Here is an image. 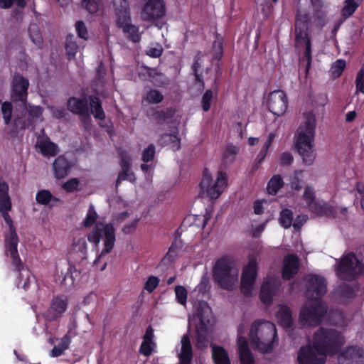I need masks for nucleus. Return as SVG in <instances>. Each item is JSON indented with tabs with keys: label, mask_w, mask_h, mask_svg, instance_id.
Wrapping results in <instances>:
<instances>
[{
	"label": "nucleus",
	"mask_w": 364,
	"mask_h": 364,
	"mask_svg": "<svg viewBox=\"0 0 364 364\" xmlns=\"http://www.w3.org/2000/svg\"><path fill=\"white\" fill-rule=\"evenodd\" d=\"M314 350L301 348L298 358L301 364H323L326 355H333L344 343L343 337L333 329L321 328L313 338Z\"/></svg>",
	"instance_id": "nucleus-1"
},
{
	"label": "nucleus",
	"mask_w": 364,
	"mask_h": 364,
	"mask_svg": "<svg viewBox=\"0 0 364 364\" xmlns=\"http://www.w3.org/2000/svg\"><path fill=\"white\" fill-rule=\"evenodd\" d=\"M306 296L310 300L301 309V321L307 326L317 324L326 312V306L321 300L326 293V279L317 274H310L306 278Z\"/></svg>",
	"instance_id": "nucleus-2"
},
{
	"label": "nucleus",
	"mask_w": 364,
	"mask_h": 364,
	"mask_svg": "<svg viewBox=\"0 0 364 364\" xmlns=\"http://www.w3.org/2000/svg\"><path fill=\"white\" fill-rule=\"evenodd\" d=\"M316 125V119L314 113L306 112L302 115L297 135V155L305 166L312 164L316 158L313 144Z\"/></svg>",
	"instance_id": "nucleus-3"
},
{
	"label": "nucleus",
	"mask_w": 364,
	"mask_h": 364,
	"mask_svg": "<svg viewBox=\"0 0 364 364\" xmlns=\"http://www.w3.org/2000/svg\"><path fill=\"white\" fill-rule=\"evenodd\" d=\"M115 232L113 224L98 222L87 235V240L96 248L98 247L100 241L103 240L104 248L94 261V266L101 272L107 267V262L103 259V256L110 253L114 247Z\"/></svg>",
	"instance_id": "nucleus-4"
},
{
	"label": "nucleus",
	"mask_w": 364,
	"mask_h": 364,
	"mask_svg": "<svg viewBox=\"0 0 364 364\" xmlns=\"http://www.w3.org/2000/svg\"><path fill=\"white\" fill-rule=\"evenodd\" d=\"M19 238L16 230H9V233L5 236L6 254L10 255L11 258V265L14 271L18 272L17 277V287L28 291L32 282L36 279L32 276L31 272L25 267L18 252V244Z\"/></svg>",
	"instance_id": "nucleus-5"
},
{
	"label": "nucleus",
	"mask_w": 364,
	"mask_h": 364,
	"mask_svg": "<svg viewBox=\"0 0 364 364\" xmlns=\"http://www.w3.org/2000/svg\"><path fill=\"white\" fill-rule=\"evenodd\" d=\"M250 341L252 346L259 351L270 353L278 340L275 325L270 321H254L250 329Z\"/></svg>",
	"instance_id": "nucleus-6"
},
{
	"label": "nucleus",
	"mask_w": 364,
	"mask_h": 364,
	"mask_svg": "<svg viewBox=\"0 0 364 364\" xmlns=\"http://www.w3.org/2000/svg\"><path fill=\"white\" fill-rule=\"evenodd\" d=\"M230 256L218 259L213 269L214 281L225 290H232L238 279V269Z\"/></svg>",
	"instance_id": "nucleus-7"
},
{
	"label": "nucleus",
	"mask_w": 364,
	"mask_h": 364,
	"mask_svg": "<svg viewBox=\"0 0 364 364\" xmlns=\"http://www.w3.org/2000/svg\"><path fill=\"white\" fill-rule=\"evenodd\" d=\"M297 195L300 196L299 205L309 208L313 213L318 216L335 217L336 210L323 200L316 199L314 190L309 186L297 184Z\"/></svg>",
	"instance_id": "nucleus-8"
},
{
	"label": "nucleus",
	"mask_w": 364,
	"mask_h": 364,
	"mask_svg": "<svg viewBox=\"0 0 364 364\" xmlns=\"http://www.w3.org/2000/svg\"><path fill=\"white\" fill-rule=\"evenodd\" d=\"M227 186V176L223 171H218L215 182L212 185V178L208 168H205L203 171V177L200 183L202 193L211 199L215 200L220 197Z\"/></svg>",
	"instance_id": "nucleus-9"
},
{
	"label": "nucleus",
	"mask_w": 364,
	"mask_h": 364,
	"mask_svg": "<svg viewBox=\"0 0 364 364\" xmlns=\"http://www.w3.org/2000/svg\"><path fill=\"white\" fill-rule=\"evenodd\" d=\"M257 275V262L255 257L250 258L244 267L240 281V290L245 296H250Z\"/></svg>",
	"instance_id": "nucleus-10"
},
{
	"label": "nucleus",
	"mask_w": 364,
	"mask_h": 364,
	"mask_svg": "<svg viewBox=\"0 0 364 364\" xmlns=\"http://www.w3.org/2000/svg\"><path fill=\"white\" fill-rule=\"evenodd\" d=\"M267 107L274 115L277 117L283 115L288 107L287 94L282 90L271 92L267 97Z\"/></svg>",
	"instance_id": "nucleus-11"
},
{
	"label": "nucleus",
	"mask_w": 364,
	"mask_h": 364,
	"mask_svg": "<svg viewBox=\"0 0 364 364\" xmlns=\"http://www.w3.org/2000/svg\"><path fill=\"white\" fill-rule=\"evenodd\" d=\"M9 186L6 181L0 182V214L9 227V230H16L14 221L9 215L12 209L11 199L9 193Z\"/></svg>",
	"instance_id": "nucleus-12"
},
{
	"label": "nucleus",
	"mask_w": 364,
	"mask_h": 364,
	"mask_svg": "<svg viewBox=\"0 0 364 364\" xmlns=\"http://www.w3.org/2000/svg\"><path fill=\"white\" fill-rule=\"evenodd\" d=\"M29 81L21 74L15 73L11 83V99L26 105L28 97Z\"/></svg>",
	"instance_id": "nucleus-13"
},
{
	"label": "nucleus",
	"mask_w": 364,
	"mask_h": 364,
	"mask_svg": "<svg viewBox=\"0 0 364 364\" xmlns=\"http://www.w3.org/2000/svg\"><path fill=\"white\" fill-rule=\"evenodd\" d=\"M340 276L344 279H349L363 271L362 264L358 261L354 254L347 255L340 262L339 264Z\"/></svg>",
	"instance_id": "nucleus-14"
},
{
	"label": "nucleus",
	"mask_w": 364,
	"mask_h": 364,
	"mask_svg": "<svg viewBox=\"0 0 364 364\" xmlns=\"http://www.w3.org/2000/svg\"><path fill=\"white\" fill-rule=\"evenodd\" d=\"M166 7L163 0H149L144 6L141 13L143 21L151 22L165 15Z\"/></svg>",
	"instance_id": "nucleus-15"
},
{
	"label": "nucleus",
	"mask_w": 364,
	"mask_h": 364,
	"mask_svg": "<svg viewBox=\"0 0 364 364\" xmlns=\"http://www.w3.org/2000/svg\"><path fill=\"white\" fill-rule=\"evenodd\" d=\"M68 299L65 295H58L53 298L50 307L45 311L44 318L48 321L59 318L66 311Z\"/></svg>",
	"instance_id": "nucleus-16"
},
{
	"label": "nucleus",
	"mask_w": 364,
	"mask_h": 364,
	"mask_svg": "<svg viewBox=\"0 0 364 364\" xmlns=\"http://www.w3.org/2000/svg\"><path fill=\"white\" fill-rule=\"evenodd\" d=\"M281 282L279 279L267 278L261 286L259 299L266 306H269L273 301L274 296L279 291Z\"/></svg>",
	"instance_id": "nucleus-17"
},
{
	"label": "nucleus",
	"mask_w": 364,
	"mask_h": 364,
	"mask_svg": "<svg viewBox=\"0 0 364 364\" xmlns=\"http://www.w3.org/2000/svg\"><path fill=\"white\" fill-rule=\"evenodd\" d=\"M338 364H363L364 363V349L350 346L341 353L338 357Z\"/></svg>",
	"instance_id": "nucleus-18"
},
{
	"label": "nucleus",
	"mask_w": 364,
	"mask_h": 364,
	"mask_svg": "<svg viewBox=\"0 0 364 364\" xmlns=\"http://www.w3.org/2000/svg\"><path fill=\"white\" fill-rule=\"evenodd\" d=\"M74 164L68 159L65 155L58 156L53 164L54 176L57 179H63L65 178L70 172Z\"/></svg>",
	"instance_id": "nucleus-19"
},
{
	"label": "nucleus",
	"mask_w": 364,
	"mask_h": 364,
	"mask_svg": "<svg viewBox=\"0 0 364 364\" xmlns=\"http://www.w3.org/2000/svg\"><path fill=\"white\" fill-rule=\"evenodd\" d=\"M122 20L123 21L116 23L117 26L122 30L129 41L133 43H139L141 38L139 27L131 23V18L125 20L122 18Z\"/></svg>",
	"instance_id": "nucleus-20"
},
{
	"label": "nucleus",
	"mask_w": 364,
	"mask_h": 364,
	"mask_svg": "<svg viewBox=\"0 0 364 364\" xmlns=\"http://www.w3.org/2000/svg\"><path fill=\"white\" fill-rule=\"evenodd\" d=\"M237 346L240 364H255V360L246 338L240 337L237 340Z\"/></svg>",
	"instance_id": "nucleus-21"
},
{
	"label": "nucleus",
	"mask_w": 364,
	"mask_h": 364,
	"mask_svg": "<svg viewBox=\"0 0 364 364\" xmlns=\"http://www.w3.org/2000/svg\"><path fill=\"white\" fill-rule=\"evenodd\" d=\"M196 317L199 320L197 326H209L212 316L211 309L208 304L203 301H199L196 310Z\"/></svg>",
	"instance_id": "nucleus-22"
},
{
	"label": "nucleus",
	"mask_w": 364,
	"mask_h": 364,
	"mask_svg": "<svg viewBox=\"0 0 364 364\" xmlns=\"http://www.w3.org/2000/svg\"><path fill=\"white\" fill-rule=\"evenodd\" d=\"M67 107L70 112L75 114H83L89 110L88 102L86 98L71 97L68 100Z\"/></svg>",
	"instance_id": "nucleus-23"
},
{
	"label": "nucleus",
	"mask_w": 364,
	"mask_h": 364,
	"mask_svg": "<svg viewBox=\"0 0 364 364\" xmlns=\"http://www.w3.org/2000/svg\"><path fill=\"white\" fill-rule=\"evenodd\" d=\"M180 364H191L193 359V348L188 334L181 338V350L178 355Z\"/></svg>",
	"instance_id": "nucleus-24"
},
{
	"label": "nucleus",
	"mask_w": 364,
	"mask_h": 364,
	"mask_svg": "<svg viewBox=\"0 0 364 364\" xmlns=\"http://www.w3.org/2000/svg\"><path fill=\"white\" fill-rule=\"evenodd\" d=\"M113 7L116 16V23L122 21V18L125 20L131 18L128 0H113Z\"/></svg>",
	"instance_id": "nucleus-25"
},
{
	"label": "nucleus",
	"mask_w": 364,
	"mask_h": 364,
	"mask_svg": "<svg viewBox=\"0 0 364 364\" xmlns=\"http://www.w3.org/2000/svg\"><path fill=\"white\" fill-rule=\"evenodd\" d=\"M282 274V278L287 280L296 274V255L289 254L284 257Z\"/></svg>",
	"instance_id": "nucleus-26"
},
{
	"label": "nucleus",
	"mask_w": 364,
	"mask_h": 364,
	"mask_svg": "<svg viewBox=\"0 0 364 364\" xmlns=\"http://www.w3.org/2000/svg\"><path fill=\"white\" fill-rule=\"evenodd\" d=\"M176 112V109L173 107H166L160 110H155L151 114V119L156 124H162L166 120L171 119L174 117Z\"/></svg>",
	"instance_id": "nucleus-27"
},
{
	"label": "nucleus",
	"mask_w": 364,
	"mask_h": 364,
	"mask_svg": "<svg viewBox=\"0 0 364 364\" xmlns=\"http://www.w3.org/2000/svg\"><path fill=\"white\" fill-rule=\"evenodd\" d=\"M212 358L214 364H230L229 355L222 346H212Z\"/></svg>",
	"instance_id": "nucleus-28"
},
{
	"label": "nucleus",
	"mask_w": 364,
	"mask_h": 364,
	"mask_svg": "<svg viewBox=\"0 0 364 364\" xmlns=\"http://www.w3.org/2000/svg\"><path fill=\"white\" fill-rule=\"evenodd\" d=\"M90 107L91 108V113L97 119L103 120L105 118V113L102 107V102L99 97L97 95L89 96Z\"/></svg>",
	"instance_id": "nucleus-29"
},
{
	"label": "nucleus",
	"mask_w": 364,
	"mask_h": 364,
	"mask_svg": "<svg viewBox=\"0 0 364 364\" xmlns=\"http://www.w3.org/2000/svg\"><path fill=\"white\" fill-rule=\"evenodd\" d=\"M276 317L278 323L284 328H289L292 324V316L290 309L284 306L277 312Z\"/></svg>",
	"instance_id": "nucleus-30"
},
{
	"label": "nucleus",
	"mask_w": 364,
	"mask_h": 364,
	"mask_svg": "<svg viewBox=\"0 0 364 364\" xmlns=\"http://www.w3.org/2000/svg\"><path fill=\"white\" fill-rule=\"evenodd\" d=\"M74 268V267L69 264L65 272L63 270L61 271L60 274H59L58 272L55 277V282L59 283L60 285L65 287L73 285L74 283L73 269Z\"/></svg>",
	"instance_id": "nucleus-31"
},
{
	"label": "nucleus",
	"mask_w": 364,
	"mask_h": 364,
	"mask_svg": "<svg viewBox=\"0 0 364 364\" xmlns=\"http://www.w3.org/2000/svg\"><path fill=\"white\" fill-rule=\"evenodd\" d=\"M28 32L31 41L38 48H41L43 40L38 25L36 23H31L28 26Z\"/></svg>",
	"instance_id": "nucleus-32"
},
{
	"label": "nucleus",
	"mask_w": 364,
	"mask_h": 364,
	"mask_svg": "<svg viewBox=\"0 0 364 364\" xmlns=\"http://www.w3.org/2000/svg\"><path fill=\"white\" fill-rule=\"evenodd\" d=\"M284 185V183L282 176L279 174L274 175L267 183V193L269 195L275 196Z\"/></svg>",
	"instance_id": "nucleus-33"
},
{
	"label": "nucleus",
	"mask_w": 364,
	"mask_h": 364,
	"mask_svg": "<svg viewBox=\"0 0 364 364\" xmlns=\"http://www.w3.org/2000/svg\"><path fill=\"white\" fill-rule=\"evenodd\" d=\"M71 338L69 333H68L61 338L59 343L53 347L51 350L50 355L52 357H58L63 355L65 350L69 348Z\"/></svg>",
	"instance_id": "nucleus-34"
},
{
	"label": "nucleus",
	"mask_w": 364,
	"mask_h": 364,
	"mask_svg": "<svg viewBox=\"0 0 364 364\" xmlns=\"http://www.w3.org/2000/svg\"><path fill=\"white\" fill-rule=\"evenodd\" d=\"M37 203L43 205H47L52 201H59L58 198L54 197L51 192L46 189L40 190L36 196Z\"/></svg>",
	"instance_id": "nucleus-35"
},
{
	"label": "nucleus",
	"mask_w": 364,
	"mask_h": 364,
	"mask_svg": "<svg viewBox=\"0 0 364 364\" xmlns=\"http://www.w3.org/2000/svg\"><path fill=\"white\" fill-rule=\"evenodd\" d=\"M38 147L43 156H54L58 154V146L49 139L41 141Z\"/></svg>",
	"instance_id": "nucleus-36"
},
{
	"label": "nucleus",
	"mask_w": 364,
	"mask_h": 364,
	"mask_svg": "<svg viewBox=\"0 0 364 364\" xmlns=\"http://www.w3.org/2000/svg\"><path fill=\"white\" fill-rule=\"evenodd\" d=\"M208 331L209 326H196V341L198 347L207 346Z\"/></svg>",
	"instance_id": "nucleus-37"
},
{
	"label": "nucleus",
	"mask_w": 364,
	"mask_h": 364,
	"mask_svg": "<svg viewBox=\"0 0 364 364\" xmlns=\"http://www.w3.org/2000/svg\"><path fill=\"white\" fill-rule=\"evenodd\" d=\"M293 220V213L291 210L288 208L283 209L279 215V223L280 225L284 228H288L291 225L294 228L296 229V223H292Z\"/></svg>",
	"instance_id": "nucleus-38"
},
{
	"label": "nucleus",
	"mask_w": 364,
	"mask_h": 364,
	"mask_svg": "<svg viewBox=\"0 0 364 364\" xmlns=\"http://www.w3.org/2000/svg\"><path fill=\"white\" fill-rule=\"evenodd\" d=\"M164 98L162 93L159 90L154 88H151L148 90L144 96L146 102L152 105L161 103L164 100Z\"/></svg>",
	"instance_id": "nucleus-39"
},
{
	"label": "nucleus",
	"mask_w": 364,
	"mask_h": 364,
	"mask_svg": "<svg viewBox=\"0 0 364 364\" xmlns=\"http://www.w3.org/2000/svg\"><path fill=\"white\" fill-rule=\"evenodd\" d=\"M162 139L171 145L173 151H176L181 149V138L178 131L173 134H165L162 136Z\"/></svg>",
	"instance_id": "nucleus-40"
},
{
	"label": "nucleus",
	"mask_w": 364,
	"mask_h": 364,
	"mask_svg": "<svg viewBox=\"0 0 364 364\" xmlns=\"http://www.w3.org/2000/svg\"><path fill=\"white\" fill-rule=\"evenodd\" d=\"M97 218V213L95 210V208L92 205H90L86 217L83 221V226L85 228H91L93 226V228L98 223H96Z\"/></svg>",
	"instance_id": "nucleus-41"
},
{
	"label": "nucleus",
	"mask_w": 364,
	"mask_h": 364,
	"mask_svg": "<svg viewBox=\"0 0 364 364\" xmlns=\"http://www.w3.org/2000/svg\"><path fill=\"white\" fill-rule=\"evenodd\" d=\"M122 181H128L131 183H134L136 177L134 172L131 169H122L119 172L117 178L116 180V187L117 188Z\"/></svg>",
	"instance_id": "nucleus-42"
},
{
	"label": "nucleus",
	"mask_w": 364,
	"mask_h": 364,
	"mask_svg": "<svg viewBox=\"0 0 364 364\" xmlns=\"http://www.w3.org/2000/svg\"><path fill=\"white\" fill-rule=\"evenodd\" d=\"M153 85L158 87H165L169 84V79L163 73L155 70V74L151 80Z\"/></svg>",
	"instance_id": "nucleus-43"
},
{
	"label": "nucleus",
	"mask_w": 364,
	"mask_h": 364,
	"mask_svg": "<svg viewBox=\"0 0 364 364\" xmlns=\"http://www.w3.org/2000/svg\"><path fill=\"white\" fill-rule=\"evenodd\" d=\"M176 294V301L182 306H186L187 303L188 291L187 289L181 285H177L174 289Z\"/></svg>",
	"instance_id": "nucleus-44"
},
{
	"label": "nucleus",
	"mask_w": 364,
	"mask_h": 364,
	"mask_svg": "<svg viewBox=\"0 0 364 364\" xmlns=\"http://www.w3.org/2000/svg\"><path fill=\"white\" fill-rule=\"evenodd\" d=\"M278 0H262L260 4L261 12L263 15L264 19H267L270 17L274 11V6L272 1L277 3Z\"/></svg>",
	"instance_id": "nucleus-45"
},
{
	"label": "nucleus",
	"mask_w": 364,
	"mask_h": 364,
	"mask_svg": "<svg viewBox=\"0 0 364 364\" xmlns=\"http://www.w3.org/2000/svg\"><path fill=\"white\" fill-rule=\"evenodd\" d=\"M238 151L239 149L237 146L233 144L228 145L223 154V161L225 163L232 162L235 159Z\"/></svg>",
	"instance_id": "nucleus-46"
},
{
	"label": "nucleus",
	"mask_w": 364,
	"mask_h": 364,
	"mask_svg": "<svg viewBox=\"0 0 364 364\" xmlns=\"http://www.w3.org/2000/svg\"><path fill=\"white\" fill-rule=\"evenodd\" d=\"M12 112L13 105L11 102L8 101L4 102L1 105V112L3 114L4 123L6 125H9L11 122L12 117Z\"/></svg>",
	"instance_id": "nucleus-47"
},
{
	"label": "nucleus",
	"mask_w": 364,
	"mask_h": 364,
	"mask_svg": "<svg viewBox=\"0 0 364 364\" xmlns=\"http://www.w3.org/2000/svg\"><path fill=\"white\" fill-rule=\"evenodd\" d=\"M358 6V2L355 0H346L342 9L343 16L348 17L351 16Z\"/></svg>",
	"instance_id": "nucleus-48"
},
{
	"label": "nucleus",
	"mask_w": 364,
	"mask_h": 364,
	"mask_svg": "<svg viewBox=\"0 0 364 364\" xmlns=\"http://www.w3.org/2000/svg\"><path fill=\"white\" fill-rule=\"evenodd\" d=\"M346 63L344 60H337L331 66V72L333 77H338L343 72L346 68Z\"/></svg>",
	"instance_id": "nucleus-49"
},
{
	"label": "nucleus",
	"mask_w": 364,
	"mask_h": 364,
	"mask_svg": "<svg viewBox=\"0 0 364 364\" xmlns=\"http://www.w3.org/2000/svg\"><path fill=\"white\" fill-rule=\"evenodd\" d=\"M155 154V146L153 144H151L142 151L141 159L144 163L151 162L154 160Z\"/></svg>",
	"instance_id": "nucleus-50"
},
{
	"label": "nucleus",
	"mask_w": 364,
	"mask_h": 364,
	"mask_svg": "<svg viewBox=\"0 0 364 364\" xmlns=\"http://www.w3.org/2000/svg\"><path fill=\"white\" fill-rule=\"evenodd\" d=\"M155 70L154 68L141 65L138 72V75L143 80H151L153 75L155 74Z\"/></svg>",
	"instance_id": "nucleus-51"
},
{
	"label": "nucleus",
	"mask_w": 364,
	"mask_h": 364,
	"mask_svg": "<svg viewBox=\"0 0 364 364\" xmlns=\"http://www.w3.org/2000/svg\"><path fill=\"white\" fill-rule=\"evenodd\" d=\"M213 92L211 90H207L202 96L201 106L204 112H208L210 109Z\"/></svg>",
	"instance_id": "nucleus-52"
},
{
	"label": "nucleus",
	"mask_w": 364,
	"mask_h": 364,
	"mask_svg": "<svg viewBox=\"0 0 364 364\" xmlns=\"http://www.w3.org/2000/svg\"><path fill=\"white\" fill-rule=\"evenodd\" d=\"M223 56V47L221 42L215 41L212 50V58L220 61Z\"/></svg>",
	"instance_id": "nucleus-53"
},
{
	"label": "nucleus",
	"mask_w": 364,
	"mask_h": 364,
	"mask_svg": "<svg viewBox=\"0 0 364 364\" xmlns=\"http://www.w3.org/2000/svg\"><path fill=\"white\" fill-rule=\"evenodd\" d=\"M159 279L155 276H150L148 277L144 284V289L149 293H151L159 284Z\"/></svg>",
	"instance_id": "nucleus-54"
},
{
	"label": "nucleus",
	"mask_w": 364,
	"mask_h": 364,
	"mask_svg": "<svg viewBox=\"0 0 364 364\" xmlns=\"http://www.w3.org/2000/svg\"><path fill=\"white\" fill-rule=\"evenodd\" d=\"M77 48V44L75 41H73L69 38H68L65 42V50L69 58L75 55Z\"/></svg>",
	"instance_id": "nucleus-55"
},
{
	"label": "nucleus",
	"mask_w": 364,
	"mask_h": 364,
	"mask_svg": "<svg viewBox=\"0 0 364 364\" xmlns=\"http://www.w3.org/2000/svg\"><path fill=\"white\" fill-rule=\"evenodd\" d=\"M294 161L293 155L289 151L282 152L279 158V164L282 166H289Z\"/></svg>",
	"instance_id": "nucleus-56"
},
{
	"label": "nucleus",
	"mask_w": 364,
	"mask_h": 364,
	"mask_svg": "<svg viewBox=\"0 0 364 364\" xmlns=\"http://www.w3.org/2000/svg\"><path fill=\"white\" fill-rule=\"evenodd\" d=\"M80 181L76 178H73L63 183V188L68 193H72L77 190Z\"/></svg>",
	"instance_id": "nucleus-57"
},
{
	"label": "nucleus",
	"mask_w": 364,
	"mask_h": 364,
	"mask_svg": "<svg viewBox=\"0 0 364 364\" xmlns=\"http://www.w3.org/2000/svg\"><path fill=\"white\" fill-rule=\"evenodd\" d=\"M305 43V51L304 56L306 61V73H308L311 63V43L309 39L304 40Z\"/></svg>",
	"instance_id": "nucleus-58"
},
{
	"label": "nucleus",
	"mask_w": 364,
	"mask_h": 364,
	"mask_svg": "<svg viewBox=\"0 0 364 364\" xmlns=\"http://www.w3.org/2000/svg\"><path fill=\"white\" fill-rule=\"evenodd\" d=\"M82 5L90 14H95L99 10L98 4L95 0H83Z\"/></svg>",
	"instance_id": "nucleus-59"
},
{
	"label": "nucleus",
	"mask_w": 364,
	"mask_h": 364,
	"mask_svg": "<svg viewBox=\"0 0 364 364\" xmlns=\"http://www.w3.org/2000/svg\"><path fill=\"white\" fill-rule=\"evenodd\" d=\"M75 28L77 36L85 40L87 39V30L85 23L82 21H77L75 23Z\"/></svg>",
	"instance_id": "nucleus-60"
},
{
	"label": "nucleus",
	"mask_w": 364,
	"mask_h": 364,
	"mask_svg": "<svg viewBox=\"0 0 364 364\" xmlns=\"http://www.w3.org/2000/svg\"><path fill=\"white\" fill-rule=\"evenodd\" d=\"M178 252V247L176 244L173 243L171 246L169 247L168 252L164 257V261H168L169 262H172L174 261Z\"/></svg>",
	"instance_id": "nucleus-61"
},
{
	"label": "nucleus",
	"mask_w": 364,
	"mask_h": 364,
	"mask_svg": "<svg viewBox=\"0 0 364 364\" xmlns=\"http://www.w3.org/2000/svg\"><path fill=\"white\" fill-rule=\"evenodd\" d=\"M355 82L357 90L364 94V66L358 72Z\"/></svg>",
	"instance_id": "nucleus-62"
},
{
	"label": "nucleus",
	"mask_w": 364,
	"mask_h": 364,
	"mask_svg": "<svg viewBox=\"0 0 364 364\" xmlns=\"http://www.w3.org/2000/svg\"><path fill=\"white\" fill-rule=\"evenodd\" d=\"M152 344H154V343H149L146 341H142L140 348H139V352L141 354H142L144 356H149L153 351V348L151 346Z\"/></svg>",
	"instance_id": "nucleus-63"
},
{
	"label": "nucleus",
	"mask_w": 364,
	"mask_h": 364,
	"mask_svg": "<svg viewBox=\"0 0 364 364\" xmlns=\"http://www.w3.org/2000/svg\"><path fill=\"white\" fill-rule=\"evenodd\" d=\"M79 116L84 129L86 130L89 129L92 125V118L89 110H87V112L84 113L83 114H79Z\"/></svg>",
	"instance_id": "nucleus-64"
}]
</instances>
